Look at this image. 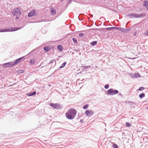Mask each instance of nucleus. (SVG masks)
<instances>
[{"mask_svg":"<svg viewBox=\"0 0 148 148\" xmlns=\"http://www.w3.org/2000/svg\"><path fill=\"white\" fill-rule=\"evenodd\" d=\"M77 111L75 110L71 109L65 114L66 117L69 119L72 120L76 115Z\"/></svg>","mask_w":148,"mask_h":148,"instance_id":"f257e3e1","label":"nucleus"},{"mask_svg":"<svg viewBox=\"0 0 148 148\" xmlns=\"http://www.w3.org/2000/svg\"><path fill=\"white\" fill-rule=\"evenodd\" d=\"M20 29L18 27H11L10 28L6 27L4 28L0 29V32H5L15 31Z\"/></svg>","mask_w":148,"mask_h":148,"instance_id":"f03ea898","label":"nucleus"},{"mask_svg":"<svg viewBox=\"0 0 148 148\" xmlns=\"http://www.w3.org/2000/svg\"><path fill=\"white\" fill-rule=\"evenodd\" d=\"M119 93V91L116 90L110 89L107 91V94L109 95H113Z\"/></svg>","mask_w":148,"mask_h":148,"instance_id":"7ed1b4c3","label":"nucleus"},{"mask_svg":"<svg viewBox=\"0 0 148 148\" xmlns=\"http://www.w3.org/2000/svg\"><path fill=\"white\" fill-rule=\"evenodd\" d=\"M12 13L14 16L20 15L21 14L20 9L18 8H15L12 10Z\"/></svg>","mask_w":148,"mask_h":148,"instance_id":"20e7f679","label":"nucleus"},{"mask_svg":"<svg viewBox=\"0 0 148 148\" xmlns=\"http://www.w3.org/2000/svg\"><path fill=\"white\" fill-rule=\"evenodd\" d=\"M50 106L54 109H59L62 108V106H61L58 103H51Z\"/></svg>","mask_w":148,"mask_h":148,"instance_id":"39448f33","label":"nucleus"},{"mask_svg":"<svg viewBox=\"0 0 148 148\" xmlns=\"http://www.w3.org/2000/svg\"><path fill=\"white\" fill-rule=\"evenodd\" d=\"M13 66V62H9L3 64V66L5 68L11 67Z\"/></svg>","mask_w":148,"mask_h":148,"instance_id":"423d86ee","label":"nucleus"},{"mask_svg":"<svg viewBox=\"0 0 148 148\" xmlns=\"http://www.w3.org/2000/svg\"><path fill=\"white\" fill-rule=\"evenodd\" d=\"M85 114L86 116L90 117L93 115L94 113L92 111H89L88 110H87L85 112Z\"/></svg>","mask_w":148,"mask_h":148,"instance_id":"0eeeda50","label":"nucleus"},{"mask_svg":"<svg viewBox=\"0 0 148 148\" xmlns=\"http://www.w3.org/2000/svg\"><path fill=\"white\" fill-rule=\"evenodd\" d=\"M25 57V56H23L16 60L14 62H13L14 65L17 64L21 62Z\"/></svg>","mask_w":148,"mask_h":148,"instance_id":"6e6552de","label":"nucleus"},{"mask_svg":"<svg viewBox=\"0 0 148 148\" xmlns=\"http://www.w3.org/2000/svg\"><path fill=\"white\" fill-rule=\"evenodd\" d=\"M118 27H107L106 28H101L100 29L103 31H104V30L106 29L108 31H111L113 29H118Z\"/></svg>","mask_w":148,"mask_h":148,"instance_id":"1a4fd4ad","label":"nucleus"},{"mask_svg":"<svg viewBox=\"0 0 148 148\" xmlns=\"http://www.w3.org/2000/svg\"><path fill=\"white\" fill-rule=\"evenodd\" d=\"M126 17L130 18H137V13H134L129 14L126 15Z\"/></svg>","mask_w":148,"mask_h":148,"instance_id":"9d476101","label":"nucleus"},{"mask_svg":"<svg viewBox=\"0 0 148 148\" xmlns=\"http://www.w3.org/2000/svg\"><path fill=\"white\" fill-rule=\"evenodd\" d=\"M36 14L35 12V10H33L30 12L28 14V16L29 17H31L33 16H36Z\"/></svg>","mask_w":148,"mask_h":148,"instance_id":"9b49d317","label":"nucleus"},{"mask_svg":"<svg viewBox=\"0 0 148 148\" xmlns=\"http://www.w3.org/2000/svg\"><path fill=\"white\" fill-rule=\"evenodd\" d=\"M118 30L120 31H121L124 32V33H127L128 32L130 31V28H129L128 29H124L122 27H118Z\"/></svg>","mask_w":148,"mask_h":148,"instance_id":"f8f14e48","label":"nucleus"},{"mask_svg":"<svg viewBox=\"0 0 148 148\" xmlns=\"http://www.w3.org/2000/svg\"><path fill=\"white\" fill-rule=\"evenodd\" d=\"M146 14L145 13H142L141 14H137V18H142L143 17L145 16Z\"/></svg>","mask_w":148,"mask_h":148,"instance_id":"ddd939ff","label":"nucleus"},{"mask_svg":"<svg viewBox=\"0 0 148 148\" xmlns=\"http://www.w3.org/2000/svg\"><path fill=\"white\" fill-rule=\"evenodd\" d=\"M36 94V92L35 91L32 92H30L26 94V95L28 96H32L35 95Z\"/></svg>","mask_w":148,"mask_h":148,"instance_id":"4468645a","label":"nucleus"},{"mask_svg":"<svg viewBox=\"0 0 148 148\" xmlns=\"http://www.w3.org/2000/svg\"><path fill=\"white\" fill-rule=\"evenodd\" d=\"M66 62H63V64L61 65L59 67V68L58 69L56 70L54 72H55L57 71L59 69H62V68L63 67H64L66 65Z\"/></svg>","mask_w":148,"mask_h":148,"instance_id":"2eb2a0df","label":"nucleus"},{"mask_svg":"<svg viewBox=\"0 0 148 148\" xmlns=\"http://www.w3.org/2000/svg\"><path fill=\"white\" fill-rule=\"evenodd\" d=\"M43 49L45 51L47 52L50 50L51 49L49 47L46 46L44 47Z\"/></svg>","mask_w":148,"mask_h":148,"instance_id":"dca6fc26","label":"nucleus"},{"mask_svg":"<svg viewBox=\"0 0 148 148\" xmlns=\"http://www.w3.org/2000/svg\"><path fill=\"white\" fill-rule=\"evenodd\" d=\"M57 48L61 52L62 51L63 47L61 45H59L57 46Z\"/></svg>","mask_w":148,"mask_h":148,"instance_id":"f3484780","label":"nucleus"},{"mask_svg":"<svg viewBox=\"0 0 148 148\" xmlns=\"http://www.w3.org/2000/svg\"><path fill=\"white\" fill-rule=\"evenodd\" d=\"M51 14L52 15H55L56 13V11L53 8L51 9Z\"/></svg>","mask_w":148,"mask_h":148,"instance_id":"a211bd4d","label":"nucleus"},{"mask_svg":"<svg viewBox=\"0 0 148 148\" xmlns=\"http://www.w3.org/2000/svg\"><path fill=\"white\" fill-rule=\"evenodd\" d=\"M97 41H92L90 43V45L92 46H94L96 45H97Z\"/></svg>","mask_w":148,"mask_h":148,"instance_id":"6ab92c4d","label":"nucleus"},{"mask_svg":"<svg viewBox=\"0 0 148 148\" xmlns=\"http://www.w3.org/2000/svg\"><path fill=\"white\" fill-rule=\"evenodd\" d=\"M36 60L34 59H32L30 61V62L32 64H34L36 63Z\"/></svg>","mask_w":148,"mask_h":148,"instance_id":"aec40b11","label":"nucleus"},{"mask_svg":"<svg viewBox=\"0 0 148 148\" xmlns=\"http://www.w3.org/2000/svg\"><path fill=\"white\" fill-rule=\"evenodd\" d=\"M134 77V78H135L136 77H140V75L138 73H135L133 75Z\"/></svg>","mask_w":148,"mask_h":148,"instance_id":"412c9836","label":"nucleus"},{"mask_svg":"<svg viewBox=\"0 0 148 148\" xmlns=\"http://www.w3.org/2000/svg\"><path fill=\"white\" fill-rule=\"evenodd\" d=\"M145 95L144 93H141V94H140L139 95V97L141 99H142L143 98L145 97Z\"/></svg>","mask_w":148,"mask_h":148,"instance_id":"4be33fe9","label":"nucleus"},{"mask_svg":"<svg viewBox=\"0 0 148 148\" xmlns=\"http://www.w3.org/2000/svg\"><path fill=\"white\" fill-rule=\"evenodd\" d=\"M90 66H82L81 67L83 68V69L84 70H86L89 67H90Z\"/></svg>","mask_w":148,"mask_h":148,"instance_id":"5701e85b","label":"nucleus"},{"mask_svg":"<svg viewBox=\"0 0 148 148\" xmlns=\"http://www.w3.org/2000/svg\"><path fill=\"white\" fill-rule=\"evenodd\" d=\"M72 40L75 44H77V40L75 38H73Z\"/></svg>","mask_w":148,"mask_h":148,"instance_id":"b1692460","label":"nucleus"},{"mask_svg":"<svg viewBox=\"0 0 148 148\" xmlns=\"http://www.w3.org/2000/svg\"><path fill=\"white\" fill-rule=\"evenodd\" d=\"M125 125L127 127H129L131 126V124L129 122H126L125 123Z\"/></svg>","mask_w":148,"mask_h":148,"instance_id":"393cba45","label":"nucleus"},{"mask_svg":"<svg viewBox=\"0 0 148 148\" xmlns=\"http://www.w3.org/2000/svg\"><path fill=\"white\" fill-rule=\"evenodd\" d=\"M88 106V105L86 104L83 107V108L84 110H86L87 109Z\"/></svg>","mask_w":148,"mask_h":148,"instance_id":"a878e982","label":"nucleus"},{"mask_svg":"<svg viewBox=\"0 0 148 148\" xmlns=\"http://www.w3.org/2000/svg\"><path fill=\"white\" fill-rule=\"evenodd\" d=\"M112 147L113 148H118V146L115 144H113L112 145Z\"/></svg>","mask_w":148,"mask_h":148,"instance_id":"bb28decb","label":"nucleus"},{"mask_svg":"<svg viewBox=\"0 0 148 148\" xmlns=\"http://www.w3.org/2000/svg\"><path fill=\"white\" fill-rule=\"evenodd\" d=\"M144 89V88L143 87H140L138 89V90L139 91H142Z\"/></svg>","mask_w":148,"mask_h":148,"instance_id":"cd10ccee","label":"nucleus"},{"mask_svg":"<svg viewBox=\"0 0 148 148\" xmlns=\"http://www.w3.org/2000/svg\"><path fill=\"white\" fill-rule=\"evenodd\" d=\"M18 73H23V70H19L17 71Z\"/></svg>","mask_w":148,"mask_h":148,"instance_id":"c85d7f7f","label":"nucleus"},{"mask_svg":"<svg viewBox=\"0 0 148 148\" xmlns=\"http://www.w3.org/2000/svg\"><path fill=\"white\" fill-rule=\"evenodd\" d=\"M148 4V1H145L144 2V3L143 4V5L144 6H146Z\"/></svg>","mask_w":148,"mask_h":148,"instance_id":"c756f323","label":"nucleus"},{"mask_svg":"<svg viewBox=\"0 0 148 148\" xmlns=\"http://www.w3.org/2000/svg\"><path fill=\"white\" fill-rule=\"evenodd\" d=\"M55 62V64H56V61H55L54 60H51L50 62H49V64H50L53 63V62Z\"/></svg>","mask_w":148,"mask_h":148,"instance_id":"7c9ffc66","label":"nucleus"},{"mask_svg":"<svg viewBox=\"0 0 148 148\" xmlns=\"http://www.w3.org/2000/svg\"><path fill=\"white\" fill-rule=\"evenodd\" d=\"M109 84H106L104 88L106 89H107L109 88Z\"/></svg>","mask_w":148,"mask_h":148,"instance_id":"2f4dec72","label":"nucleus"},{"mask_svg":"<svg viewBox=\"0 0 148 148\" xmlns=\"http://www.w3.org/2000/svg\"><path fill=\"white\" fill-rule=\"evenodd\" d=\"M84 34L83 33H81L79 34V36L81 37H82L84 35Z\"/></svg>","mask_w":148,"mask_h":148,"instance_id":"473e14b6","label":"nucleus"},{"mask_svg":"<svg viewBox=\"0 0 148 148\" xmlns=\"http://www.w3.org/2000/svg\"><path fill=\"white\" fill-rule=\"evenodd\" d=\"M129 75L131 76V78H134V76H133L134 75L132 74L131 73H130L129 74Z\"/></svg>","mask_w":148,"mask_h":148,"instance_id":"72a5a7b5","label":"nucleus"},{"mask_svg":"<svg viewBox=\"0 0 148 148\" xmlns=\"http://www.w3.org/2000/svg\"><path fill=\"white\" fill-rule=\"evenodd\" d=\"M99 29H97V28H92V29H90V30L94 31V30H99Z\"/></svg>","mask_w":148,"mask_h":148,"instance_id":"f704fd0d","label":"nucleus"},{"mask_svg":"<svg viewBox=\"0 0 148 148\" xmlns=\"http://www.w3.org/2000/svg\"><path fill=\"white\" fill-rule=\"evenodd\" d=\"M144 34L145 36H148V31H147L146 32L144 33Z\"/></svg>","mask_w":148,"mask_h":148,"instance_id":"c9c22d12","label":"nucleus"},{"mask_svg":"<svg viewBox=\"0 0 148 148\" xmlns=\"http://www.w3.org/2000/svg\"><path fill=\"white\" fill-rule=\"evenodd\" d=\"M74 51H75L77 52L78 53L79 52L80 50L79 49H75Z\"/></svg>","mask_w":148,"mask_h":148,"instance_id":"e433bc0d","label":"nucleus"},{"mask_svg":"<svg viewBox=\"0 0 148 148\" xmlns=\"http://www.w3.org/2000/svg\"><path fill=\"white\" fill-rule=\"evenodd\" d=\"M20 15H17V16H16V19H19V16H20Z\"/></svg>","mask_w":148,"mask_h":148,"instance_id":"4c0bfd02","label":"nucleus"},{"mask_svg":"<svg viewBox=\"0 0 148 148\" xmlns=\"http://www.w3.org/2000/svg\"><path fill=\"white\" fill-rule=\"evenodd\" d=\"M80 123H83V122H84V121H83V119H81V120H80Z\"/></svg>","mask_w":148,"mask_h":148,"instance_id":"58836bf2","label":"nucleus"},{"mask_svg":"<svg viewBox=\"0 0 148 148\" xmlns=\"http://www.w3.org/2000/svg\"><path fill=\"white\" fill-rule=\"evenodd\" d=\"M136 34H137V32H135L134 33V36H136Z\"/></svg>","mask_w":148,"mask_h":148,"instance_id":"ea45409f","label":"nucleus"},{"mask_svg":"<svg viewBox=\"0 0 148 148\" xmlns=\"http://www.w3.org/2000/svg\"><path fill=\"white\" fill-rule=\"evenodd\" d=\"M118 95H120L122 97H123V95H122L121 93H119V94Z\"/></svg>","mask_w":148,"mask_h":148,"instance_id":"a19ab883","label":"nucleus"},{"mask_svg":"<svg viewBox=\"0 0 148 148\" xmlns=\"http://www.w3.org/2000/svg\"><path fill=\"white\" fill-rule=\"evenodd\" d=\"M73 0H69V3H71L73 1Z\"/></svg>","mask_w":148,"mask_h":148,"instance_id":"79ce46f5","label":"nucleus"},{"mask_svg":"<svg viewBox=\"0 0 148 148\" xmlns=\"http://www.w3.org/2000/svg\"><path fill=\"white\" fill-rule=\"evenodd\" d=\"M147 9V10L148 11V4L147 5H146L145 6Z\"/></svg>","mask_w":148,"mask_h":148,"instance_id":"37998d69","label":"nucleus"},{"mask_svg":"<svg viewBox=\"0 0 148 148\" xmlns=\"http://www.w3.org/2000/svg\"><path fill=\"white\" fill-rule=\"evenodd\" d=\"M90 16V17H93V15L92 14H90L89 15Z\"/></svg>","mask_w":148,"mask_h":148,"instance_id":"c03bdc74","label":"nucleus"},{"mask_svg":"<svg viewBox=\"0 0 148 148\" xmlns=\"http://www.w3.org/2000/svg\"><path fill=\"white\" fill-rule=\"evenodd\" d=\"M128 102H129L130 103H133V104L134 103V102H130V101H128Z\"/></svg>","mask_w":148,"mask_h":148,"instance_id":"a18cd8bd","label":"nucleus"},{"mask_svg":"<svg viewBox=\"0 0 148 148\" xmlns=\"http://www.w3.org/2000/svg\"><path fill=\"white\" fill-rule=\"evenodd\" d=\"M78 18L79 19L80 21H82V19H80L79 18V16H78Z\"/></svg>","mask_w":148,"mask_h":148,"instance_id":"49530a36","label":"nucleus"},{"mask_svg":"<svg viewBox=\"0 0 148 148\" xmlns=\"http://www.w3.org/2000/svg\"><path fill=\"white\" fill-rule=\"evenodd\" d=\"M102 18H103L105 20H106V19L105 18L103 17H102Z\"/></svg>","mask_w":148,"mask_h":148,"instance_id":"de8ad7c7","label":"nucleus"},{"mask_svg":"<svg viewBox=\"0 0 148 148\" xmlns=\"http://www.w3.org/2000/svg\"><path fill=\"white\" fill-rule=\"evenodd\" d=\"M60 0L62 2H63V1H64V0Z\"/></svg>","mask_w":148,"mask_h":148,"instance_id":"09e8293b","label":"nucleus"},{"mask_svg":"<svg viewBox=\"0 0 148 148\" xmlns=\"http://www.w3.org/2000/svg\"><path fill=\"white\" fill-rule=\"evenodd\" d=\"M147 109L148 110V106L147 107Z\"/></svg>","mask_w":148,"mask_h":148,"instance_id":"8fccbe9b","label":"nucleus"},{"mask_svg":"<svg viewBox=\"0 0 148 148\" xmlns=\"http://www.w3.org/2000/svg\"><path fill=\"white\" fill-rule=\"evenodd\" d=\"M15 84H13L11 86H13V85H14Z\"/></svg>","mask_w":148,"mask_h":148,"instance_id":"3c124183","label":"nucleus"},{"mask_svg":"<svg viewBox=\"0 0 148 148\" xmlns=\"http://www.w3.org/2000/svg\"><path fill=\"white\" fill-rule=\"evenodd\" d=\"M49 86H51V85L50 84H49Z\"/></svg>","mask_w":148,"mask_h":148,"instance_id":"603ef678","label":"nucleus"},{"mask_svg":"<svg viewBox=\"0 0 148 148\" xmlns=\"http://www.w3.org/2000/svg\"><path fill=\"white\" fill-rule=\"evenodd\" d=\"M110 25V26H112V25Z\"/></svg>","mask_w":148,"mask_h":148,"instance_id":"864d4df0","label":"nucleus"},{"mask_svg":"<svg viewBox=\"0 0 148 148\" xmlns=\"http://www.w3.org/2000/svg\"><path fill=\"white\" fill-rule=\"evenodd\" d=\"M81 73V72H79L80 73Z\"/></svg>","mask_w":148,"mask_h":148,"instance_id":"5fc2aeb1","label":"nucleus"}]
</instances>
